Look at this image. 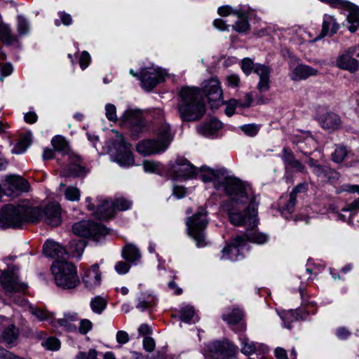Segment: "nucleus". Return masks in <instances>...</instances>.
Here are the masks:
<instances>
[{
	"label": "nucleus",
	"mask_w": 359,
	"mask_h": 359,
	"mask_svg": "<svg viewBox=\"0 0 359 359\" xmlns=\"http://www.w3.org/2000/svg\"><path fill=\"white\" fill-rule=\"evenodd\" d=\"M235 17L237 18V20L233 25V29L239 33L246 32L250 28L246 14L240 11L238 15H236Z\"/></svg>",
	"instance_id": "nucleus-38"
},
{
	"label": "nucleus",
	"mask_w": 359,
	"mask_h": 359,
	"mask_svg": "<svg viewBox=\"0 0 359 359\" xmlns=\"http://www.w3.org/2000/svg\"><path fill=\"white\" fill-rule=\"evenodd\" d=\"M43 254L56 262H67L69 255L66 249L60 243L48 240L43 246Z\"/></svg>",
	"instance_id": "nucleus-17"
},
{
	"label": "nucleus",
	"mask_w": 359,
	"mask_h": 359,
	"mask_svg": "<svg viewBox=\"0 0 359 359\" xmlns=\"http://www.w3.org/2000/svg\"><path fill=\"white\" fill-rule=\"evenodd\" d=\"M247 245L245 237L238 236L233 239L231 244L227 245L222 250L221 259L236 262L243 257V252Z\"/></svg>",
	"instance_id": "nucleus-15"
},
{
	"label": "nucleus",
	"mask_w": 359,
	"mask_h": 359,
	"mask_svg": "<svg viewBox=\"0 0 359 359\" xmlns=\"http://www.w3.org/2000/svg\"><path fill=\"white\" fill-rule=\"evenodd\" d=\"M59 189L62 192L66 200L69 201H79L80 200L81 191L77 187H67L64 183H60Z\"/></svg>",
	"instance_id": "nucleus-35"
},
{
	"label": "nucleus",
	"mask_w": 359,
	"mask_h": 359,
	"mask_svg": "<svg viewBox=\"0 0 359 359\" xmlns=\"http://www.w3.org/2000/svg\"><path fill=\"white\" fill-rule=\"evenodd\" d=\"M203 90L212 108H217L224 103L221 83L217 78L204 81Z\"/></svg>",
	"instance_id": "nucleus-14"
},
{
	"label": "nucleus",
	"mask_w": 359,
	"mask_h": 359,
	"mask_svg": "<svg viewBox=\"0 0 359 359\" xmlns=\"http://www.w3.org/2000/svg\"><path fill=\"white\" fill-rule=\"evenodd\" d=\"M241 345V351L245 355H250L256 353L261 348L258 343L250 341L244 334H241L238 337Z\"/></svg>",
	"instance_id": "nucleus-30"
},
{
	"label": "nucleus",
	"mask_w": 359,
	"mask_h": 359,
	"mask_svg": "<svg viewBox=\"0 0 359 359\" xmlns=\"http://www.w3.org/2000/svg\"><path fill=\"white\" fill-rule=\"evenodd\" d=\"M344 10L348 11L346 17L348 29L352 33L355 32L359 27V7L350 2Z\"/></svg>",
	"instance_id": "nucleus-27"
},
{
	"label": "nucleus",
	"mask_w": 359,
	"mask_h": 359,
	"mask_svg": "<svg viewBox=\"0 0 359 359\" xmlns=\"http://www.w3.org/2000/svg\"><path fill=\"white\" fill-rule=\"evenodd\" d=\"M339 28V25L333 15L325 14L323 16V36L327 34L332 35L335 34Z\"/></svg>",
	"instance_id": "nucleus-32"
},
{
	"label": "nucleus",
	"mask_w": 359,
	"mask_h": 359,
	"mask_svg": "<svg viewBox=\"0 0 359 359\" xmlns=\"http://www.w3.org/2000/svg\"><path fill=\"white\" fill-rule=\"evenodd\" d=\"M259 126L252 123V124H245L241 126V130L248 136L255 137L257 135L259 130Z\"/></svg>",
	"instance_id": "nucleus-48"
},
{
	"label": "nucleus",
	"mask_w": 359,
	"mask_h": 359,
	"mask_svg": "<svg viewBox=\"0 0 359 359\" xmlns=\"http://www.w3.org/2000/svg\"><path fill=\"white\" fill-rule=\"evenodd\" d=\"M245 240L248 241H250L259 245L264 244L269 241V237L268 235L257 231H250L246 235Z\"/></svg>",
	"instance_id": "nucleus-39"
},
{
	"label": "nucleus",
	"mask_w": 359,
	"mask_h": 359,
	"mask_svg": "<svg viewBox=\"0 0 359 359\" xmlns=\"http://www.w3.org/2000/svg\"><path fill=\"white\" fill-rule=\"evenodd\" d=\"M226 85L231 88L238 87L240 84V78L236 74H230L226 77Z\"/></svg>",
	"instance_id": "nucleus-56"
},
{
	"label": "nucleus",
	"mask_w": 359,
	"mask_h": 359,
	"mask_svg": "<svg viewBox=\"0 0 359 359\" xmlns=\"http://www.w3.org/2000/svg\"><path fill=\"white\" fill-rule=\"evenodd\" d=\"M32 144V139L29 135H24L21 137L16 146L13 148L12 152L16 154L24 153Z\"/></svg>",
	"instance_id": "nucleus-43"
},
{
	"label": "nucleus",
	"mask_w": 359,
	"mask_h": 359,
	"mask_svg": "<svg viewBox=\"0 0 359 359\" xmlns=\"http://www.w3.org/2000/svg\"><path fill=\"white\" fill-rule=\"evenodd\" d=\"M72 231L79 236L92 237L96 241L108 233L103 225L90 221H81L75 223L72 226Z\"/></svg>",
	"instance_id": "nucleus-12"
},
{
	"label": "nucleus",
	"mask_w": 359,
	"mask_h": 359,
	"mask_svg": "<svg viewBox=\"0 0 359 359\" xmlns=\"http://www.w3.org/2000/svg\"><path fill=\"white\" fill-rule=\"evenodd\" d=\"M158 299L152 290L140 292L137 297L136 308L141 311L149 310L155 306Z\"/></svg>",
	"instance_id": "nucleus-23"
},
{
	"label": "nucleus",
	"mask_w": 359,
	"mask_h": 359,
	"mask_svg": "<svg viewBox=\"0 0 359 359\" xmlns=\"http://www.w3.org/2000/svg\"><path fill=\"white\" fill-rule=\"evenodd\" d=\"M322 269V266L316 264L309 262L306 264V271L304 274L299 276L302 282L312 280L311 274L316 276Z\"/></svg>",
	"instance_id": "nucleus-40"
},
{
	"label": "nucleus",
	"mask_w": 359,
	"mask_h": 359,
	"mask_svg": "<svg viewBox=\"0 0 359 359\" xmlns=\"http://www.w3.org/2000/svg\"><path fill=\"white\" fill-rule=\"evenodd\" d=\"M52 145L55 151L66 153L68 151V144L65 139L60 135H56L51 140Z\"/></svg>",
	"instance_id": "nucleus-45"
},
{
	"label": "nucleus",
	"mask_w": 359,
	"mask_h": 359,
	"mask_svg": "<svg viewBox=\"0 0 359 359\" xmlns=\"http://www.w3.org/2000/svg\"><path fill=\"white\" fill-rule=\"evenodd\" d=\"M241 67L243 73L247 76L250 75L252 71L255 72V64L248 57L242 60Z\"/></svg>",
	"instance_id": "nucleus-50"
},
{
	"label": "nucleus",
	"mask_w": 359,
	"mask_h": 359,
	"mask_svg": "<svg viewBox=\"0 0 359 359\" xmlns=\"http://www.w3.org/2000/svg\"><path fill=\"white\" fill-rule=\"evenodd\" d=\"M142 344L144 350L148 352L153 351L156 346L154 339L150 337H144Z\"/></svg>",
	"instance_id": "nucleus-62"
},
{
	"label": "nucleus",
	"mask_w": 359,
	"mask_h": 359,
	"mask_svg": "<svg viewBox=\"0 0 359 359\" xmlns=\"http://www.w3.org/2000/svg\"><path fill=\"white\" fill-rule=\"evenodd\" d=\"M222 128V123L216 118H212L197 127L199 134L208 138L217 137V132Z\"/></svg>",
	"instance_id": "nucleus-24"
},
{
	"label": "nucleus",
	"mask_w": 359,
	"mask_h": 359,
	"mask_svg": "<svg viewBox=\"0 0 359 359\" xmlns=\"http://www.w3.org/2000/svg\"><path fill=\"white\" fill-rule=\"evenodd\" d=\"M105 116L109 121L116 122L118 121L115 105L110 103L105 105Z\"/></svg>",
	"instance_id": "nucleus-49"
},
{
	"label": "nucleus",
	"mask_w": 359,
	"mask_h": 359,
	"mask_svg": "<svg viewBox=\"0 0 359 359\" xmlns=\"http://www.w3.org/2000/svg\"><path fill=\"white\" fill-rule=\"evenodd\" d=\"M121 124L130 128L133 133L143 131L146 124L139 109L128 108L120 118Z\"/></svg>",
	"instance_id": "nucleus-13"
},
{
	"label": "nucleus",
	"mask_w": 359,
	"mask_h": 359,
	"mask_svg": "<svg viewBox=\"0 0 359 359\" xmlns=\"http://www.w3.org/2000/svg\"><path fill=\"white\" fill-rule=\"evenodd\" d=\"M307 164L311 168L312 172L323 182L326 181V177H330V174L333 175L334 177L337 176L336 171L327 166L318 164L317 161L312 158H309L307 161Z\"/></svg>",
	"instance_id": "nucleus-26"
},
{
	"label": "nucleus",
	"mask_w": 359,
	"mask_h": 359,
	"mask_svg": "<svg viewBox=\"0 0 359 359\" xmlns=\"http://www.w3.org/2000/svg\"><path fill=\"white\" fill-rule=\"evenodd\" d=\"M79 320L78 314L75 312H67L64 317L57 320V323L65 330L74 332L77 330L76 323Z\"/></svg>",
	"instance_id": "nucleus-28"
},
{
	"label": "nucleus",
	"mask_w": 359,
	"mask_h": 359,
	"mask_svg": "<svg viewBox=\"0 0 359 359\" xmlns=\"http://www.w3.org/2000/svg\"><path fill=\"white\" fill-rule=\"evenodd\" d=\"M2 318L6 326L2 334L3 339L8 344H13L18 337V329L13 324H11L7 318Z\"/></svg>",
	"instance_id": "nucleus-36"
},
{
	"label": "nucleus",
	"mask_w": 359,
	"mask_h": 359,
	"mask_svg": "<svg viewBox=\"0 0 359 359\" xmlns=\"http://www.w3.org/2000/svg\"><path fill=\"white\" fill-rule=\"evenodd\" d=\"M243 316L241 310L234 309L231 312L223 314L222 319L229 325H236L241 320Z\"/></svg>",
	"instance_id": "nucleus-41"
},
{
	"label": "nucleus",
	"mask_w": 359,
	"mask_h": 359,
	"mask_svg": "<svg viewBox=\"0 0 359 359\" xmlns=\"http://www.w3.org/2000/svg\"><path fill=\"white\" fill-rule=\"evenodd\" d=\"M97 351L95 349H90L88 353L79 352L75 359H96Z\"/></svg>",
	"instance_id": "nucleus-61"
},
{
	"label": "nucleus",
	"mask_w": 359,
	"mask_h": 359,
	"mask_svg": "<svg viewBox=\"0 0 359 359\" xmlns=\"http://www.w3.org/2000/svg\"><path fill=\"white\" fill-rule=\"evenodd\" d=\"M85 201L88 210L95 217L103 220L112 218L116 210L125 211L130 209L133 205L132 201L124 196L116 197L114 201L98 196L95 200L96 204L92 203L90 197H86Z\"/></svg>",
	"instance_id": "nucleus-4"
},
{
	"label": "nucleus",
	"mask_w": 359,
	"mask_h": 359,
	"mask_svg": "<svg viewBox=\"0 0 359 359\" xmlns=\"http://www.w3.org/2000/svg\"><path fill=\"white\" fill-rule=\"evenodd\" d=\"M85 287L89 290H94L101 285V273L98 264H94L90 269L84 271L82 277Z\"/></svg>",
	"instance_id": "nucleus-18"
},
{
	"label": "nucleus",
	"mask_w": 359,
	"mask_h": 359,
	"mask_svg": "<svg viewBox=\"0 0 359 359\" xmlns=\"http://www.w3.org/2000/svg\"><path fill=\"white\" fill-rule=\"evenodd\" d=\"M178 112L183 121H195L205 111L203 93L198 88L184 87L179 93Z\"/></svg>",
	"instance_id": "nucleus-3"
},
{
	"label": "nucleus",
	"mask_w": 359,
	"mask_h": 359,
	"mask_svg": "<svg viewBox=\"0 0 359 359\" xmlns=\"http://www.w3.org/2000/svg\"><path fill=\"white\" fill-rule=\"evenodd\" d=\"M255 73L259 76V82L257 86L259 92H267L270 88V68L264 65L257 63Z\"/></svg>",
	"instance_id": "nucleus-20"
},
{
	"label": "nucleus",
	"mask_w": 359,
	"mask_h": 359,
	"mask_svg": "<svg viewBox=\"0 0 359 359\" xmlns=\"http://www.w3.org/2000/svg\"><path fill=\"white\" fill-rule=\"evenodd\" d=\"M90 61L91 57L90 54L86 50L83 51L79 57V65L81 68L83 70L86 69L90 65Z\"/></svg>",
	"instance_id": "nucleus-55"
},
{
	"label": "nucleus",
	"mask_w": 359,
	"mask_h": 359,
	"mask_svg": "<svg viewBox=\"0 0 359 359\" xmlns=\"http://www.w3.org/2000/svg\"><path fill=\"white\" fill-rule=\"evenodd\" d=\"M167 76L166 70L154 65L142 68L140 72L141 85L147 91L152 90L160 82H163Z\"/></svg>",
	"instance_id": "nucleus-11"
},
{
	"label": "nucleus",
	"mask_w": 359,
	"mask_h": 359,
	"mask_svg": "<svg viewBox=\"0 0 359 359\" xmlns=\"http://www.w3.org/2000/svg\"><path fill=\"white\" fill-rule=\"evenodd\" d=\"M51 271L58 287L64 289H72L76 287L79 283L76 269L74 265L69 262H53Z\"/></svg>",
	"instance_id": "nucleus-5"
},
{
	"label": "nucleus",
	"mask_w": 359,
	"mask_h": 359,
	"mask_svg": "<svg viewBox=\"0 0 359 359\" xmlns=\"http://www.w3.org/2000/svg\"><path fill=\"white\" fill-rule=\"evenodd\" d=\"M189 234L195 241L197 247L203 248L207 245L205 229L208 224L206 211L201 209L186 222Z\"/></svg>",
	"instance_id": "nucleus-9"
},
{
	"label": "nucleus",
	"mask_w": 359,
	"mask_h": 359,
	"mask_svg": "<svg viewBox=\"0 0 359 359\" xmlns=\"http://www.w3.org/2000/svg\"><path fill=\"white\" fill-rule=\"evenodd\" d=\"M116 339L119 344H125L129 341V335L126 332L120 330L117 332Z\"/></svg>",
	"instance_id": "nucleus-64"
},
{
	"label": "nucleus",
	"mask_w": 359,
	"mask_h": 359,
	"mask_svg": "<svg viewBox=\"0 0 359 359\" xmlns=\"http://www.w3.org/2000/svg\"><path fill=\"white\" fill-rule=\"evenodd\" d=\"M239 348L229 339L210 342L206 346V359H235Z\"/></svg>",
	"instance_id": "nucleus-8"
},
{
	"label": "nucleus",
	"mask_w": 359,
	"mask_h": 359,
	"mask_svg": "<svg viewBox=\"0 0 359 359\" xmlns=\"http://www.w3.org/2000/svg\"><path fill=\"white\" fill-rule=\"evenodd\" d=\"M321 126L327 129H336L341 124L339 116L334 113H327L319 118Z\"/></svg>",
	"instance_id": "nucleus-33"
},
{
	"label": "nucleus",
	"mask_w": 359,
	"mask_h": 359,
	"mask_svg": "<svg viewBox=\"0 0 359 359\" xmlns=\"http://www.w3.org/2000/svg\"><path fill=\"white\" fill-rule=\"evenodd\" d=\"M86 241L83 239L73 240L70 243V250L72 256L74 257H81L86 248Z\"/></svg>",
	"instance_id": "nucleus-42"
},
{
	"label": "nucleus",
	"mask_w": 359,
	"mask_h": 359,
	"mask_svg": "<svg viewBox=\"0 0 359 359\" xmlns=\"http://www.w3.org/2000/svg\"><path fill=\"white\" fill-rule=\"evenodd\" d=\"M6 184L11 189H13L20 191H28L29 184L28 182L20 176L11 175L6 177Z\"/></svg>",
	"instance_id": "nucleus-29"
},
{
	"label": "nucleus",
	"mask_w": 359,
	"mask_h": 359,
	"mask_svg": "<svg viewBox=\"0 0 359 359\" xmlns=\"http://www.w3.org/2000/svg\"><path fill=\"white\" fill-rule=\"evenodd\" d=\"M295 205L296 197L294 196V193H290L287 203L282 207L283 211L291 213L294 211Z\"/></svg>",
	"instance_id": "nucleus-54"
},
{
	"label": "nucleus",
	"mask_w": 359,
	"mask_h": 359,
	"mask_svg": "<svg viewBox=\"0 0 359 359\" xmlns=\"http://www.w3.org/2000/svg\"><path fill=\"white\" fill-rule=\"evenodd\" d=\"M282 159L285 165H290L296 158H294L291 150L285 147L283 149Z\"/></svg>",
	"instance_id": "nucleus-57"
},
{
	"label": "nucleus",
	"mask_w": 359,
	"mask_h": 359,
	"mask_svg": "<svg viewBox=\"0 0 359 359\" xmlns=\"http://www.w3.org/2000/svg\"><path fill=\"white\" fill-rule=\"evenodd\" d=\"M318 70L304 64H299L295 67L290 66V78L294 81L305 80L309 76H315Z\"/></svg>",
	"instance_id": "nucleus-19"
},
{
	"label": "nucleus",
	"mask_w": 359,
	"mask_h": 359,
	"mask_svg": "<svg viewBox=\"0 0 359 359\" xmlns=\"http://www.w3.org/2000/svg\"><path fill=\"white\" fill-rule=\"evenodd\" d=\"M80 158L75 154L69 155V163L63 169L61 175L63 177H80L82 176L85 170L80 164Z\"/></svg>",
	"instance_id": "nucleus-21"
},
{
	"label": "nucleus",
	"mask_w": 359,
	"mask_h": 359,
	"mask_svg": "<svg viewBox=\"0 0 359 359\" xmlns=\"http://www.w3.org/2000/svg\"><path fill=\"white\" fill-rule=\"evenodd\" d=\"M0 40L7 46L18 42L17 37L11 34L10 27L1 22H0Z\"/></svg>",
	"instance_id": "nucleus-37"
},
{
	"label": "nucleus",
	"mask_w": 359,
	"mask_h": 359,
	"mask_svg": "<svg viewBox=\"0 0 359 359\" xmlns=\"http://www.w3.org/2000/svg\"><path fill=\"white\" fill-rule=\"evenodd\" d=\"M92 326H93L92 323L89 320H88V319L81 320L79 322V332L83 334H85L88 331H90L91 330Z\"/></svg>",
	"instance_id": "nucleus-60"
},
{
	"label": "nucleus",
	"mask_w": 359,
	"mask_h": 359,
	"mask_svg": "<svg viewBox=\"0 0 359 359\" xmlns=\"http://www.w3.org/2000/svg\"><path fill=\"white\" fill-rule=\"evenodd\" d=\"M180 318L182 321L189 324L196 323L199 320L194 309L190 305H184L181 307Z\"/></svg>",
	"instance_id": "nucleus-34"
},
{
	"label": "nucleus",
	"mask_w": 359,
	"mask_h": 359,
	"mask_svg": "<svg viewBox=\"0 0 359 359\" xmlns=\"http://www.w3.org/2000/svg\"><path fill=\"white\" fill-rule=\"evenodd\" d=\"M204 182H212L215 188L222 190L229 197L221 208L234 226L254 227L258 224L259 202L251 185L229 175L226 170H217L202 166L196 175Z\"/></svg>",
	"instance_id": "nucleus-1"
},
{
	"label": "nucleus",
	"mask_w": 359,
	"mask_h": 359,
	"mask_svg": "<svg viewBox=\"0 0 359 359\" xmlns=\"http://www.w3.org/2000/svg\"><path fill=\"white\" fill-rule=\"evenodd\" d=\"M278 315L283 320V326L287 329H290L292 327L291 323L294 320H306L308 312L302 309H297L294 311H284L279 313Z\"/></svg>",
	"instance_id": "nucleus-25"
},
{
	"label": "nucleus",
	"mask_w": 359,
	"mask_h": 359,
	"mask_svg": "<svg viewBox=\"0 0 359 359\" xmlns=\"http://www.w3.org/2000/svg\"><path fill=\"white\" fill-rule=\"evenodd\" d=\"M240 12L239 10L233 9L232 7L229 6H222L218 8V13L222 16H228V15H233L236 16L238 15Z\"/></svg>",
	"instance_id": "nucleus-53"
},
{
	"label": "nucleus",
	"mask_w": 359,
	"mask_h": 359,
	"mask_svg": "<svg viewBox=\"0 0 359 359\" xmlns=\"http://www.w3.org/2000/svg\"><path fill=\"white\" fill-rule=\"evenodd\" d=\"M107 306L106 300L100 297H95L90 301V308L92 311L97 314H100L105 309Z\"/></svg>",
	"instance_id": "nucleus-44"
},
{
	"label": "nucleus",
	"mask_w": 359,
	"mask_h": 359,
	"mask_svg": "<svg viewBox=\"0 0 359 359\" xmlns=\"http://www.w3.org/2000/svg\"><path fill=\"white\" fill-rule=\"evenodd\" d=\"M122 257L126 261L137 264L141 259V254L139 249L133 244H127L123 248Z\"/></svg>",
	"instance_id": "nucleus-31"
},
{
	"label": "nucleus",
	"mask_w": 359,
	"mask_h": 359,
	"mask_svg": "<svg viewBox=\"0 0 359 359\" xmlns=\"http://www.w3.org/2000/svg\"><path fill=\"white\" fill-rule=\"evenodd\" d=\"M130 265L124 262H118L114 266L115 271L120 275L127 273L130 270Z\"/></svg>",
	"instance_id": "nucleus-59"
},
{
	"label": "nucleus",
	"mask_w": 359,
	"mask_h": 359,
	"mask_svg": "<svg viewBox=\"0 0 359 359\" xmlns=\"http://www.w3.org/2000/svg\"><path fill=\"white\" fill-rule=\"evenodd\" d=\"M116 139L111 142L109 152L110 158L121 167H130L134 165L135 161L132 155L130 144H127L121 134L116 130L112 131Z\"/></svg>",
	"instance_id": "nucleus-7"
},
{
	"label": "nucleus",
	"mask_w": 359,
	"mask_h": 359,
	"mask_svg": "<svg viewBox=\"0 0 359 359\" xmlns=\"http://www.w3.org/2000/svg\"><path fill=\"white\" fill-rule=\"evenodd\" d=\"M18 32L20 36L26 35L29 32L28 21L21 15L18 17Z\"/></svg>",
	"instance_id": "nucleus-47"
},
{
	"label": "nucleus",
	"mask_w": 359,
	"mask_h": 359,
	"mask_svg": "<svg viewBox=\"0 0 359 359\" xmlns=\"http://www.w3.org/2000/svg\"><path fill=\"white\" fill-rule=\"evenodd\" d=\"M157 140H147L139 142L137 151L144 156L164 151L172 141L170 126L164 123L157 133Z\"/></svg>",
	"instance_id": "nucleus-6"
},
{
	"label": "nucleus",
	"mask_w": 359,
	"mask_h": 359,
	"mask_svg": "<svg viewBox=\"0 0 359 359\" xmlns=\"http://www.w3.org/2000/svg\"><path fill=\"white\" fill-rule=\"evenodd\" d=\"M13 71V67L11 64L7 63L1 66L0 79L3 81L4 78L9 76Z\"/></svg>",
	"instance_id": "nucleus-63"
},
{
	"label": "nucleus",
	"mask_w": 359,
	"mask_h": 359,
	"mask_svg": "<svg viewBox=\"0 0 359 359\" xmlns=\"http://www.w3.org/2000/svg\"><path fill=\"white\" fill-rule=\"evenodd\" d=\"M346 154L347 151L345 147H337L336 148L334 152L332 154V159L336 163H341L343 161Z\"/></svg>",
	"instance_id": "nucleus-51"
},
{
	"label": "nucleus",
	"mask_w": 359,
	"mask_h": 359,
	"mask_svg": "<svg viewBox=\"0 0 359 359\" xmlns=\"http://www.w3.org/2000/svg\"><path fill=\"white\" fill-rule=\"evenodd\" d=\"M355 50L351 48L348 50L346 53L339 55L336 61L337 66L341 69L348 70L351 72H355L358 69V62L352 57Z\"/></svg>",
	"instance_id": "nucleus-22"
},
{
	"label": "nucleus",
	"mask_w": 359,
	"mask_h": 359,
	"mask_svg": "<svg viewBox=\"0 0 359 359\" xmlns=\"http://www.w3.org/2000/svg\"><path fill=\"white\" fill-rule=\"evenodd\" d=\"M32 313L39 320H48L50 323H54L53 320L50 318L47 313L38 308H32Z\"/></svg>",
	"instance_id": "nucleus-52"
},
{
	"label": "nucleus",
	"mask_w": 359,
	"mask_h": 359,
	"mask_svg": "<svg viewBox=\"0 0 359 359\" xmlns=\"http://www.w3.org/2000/svg\"><path fill=\"white\" fill-rule=\"evenodd\" d=\"M61 212L60 205L57 203L47 204L43 210L28 203L17 206L9 204L0 211V228H17L25 222H36L42 219L47 224L57 226L62 222Z\"/></svg>",
	"instance_id": "nucleus-2"
},
{
	"label": "nucleus",
	"mask_w": 359,
	"mask_h": 359,
	"mask_svg": "<svg viewBox=\"0 0 359 359\" xmlns=\"http://www.w3.org/2000/svg\"><path fill=\"white\" fill-rule=\"evenodd\" d=\"M158 163L150 161H145L143 163L144 170L147 172H155L159 168Z\"/></svg>",
	"instance_id": "nucleus-58"
},
{
	"label": "nucleus",
	"mask_w": 359,
	"mask_h": 359,
	"mask_svg": "<svg viewBox=\"0 0 359 359\" xmlns=\"http://www.w3.org/2000/svg\"><path fill=\"white\" fill-rule=\"evenodd\" d=\"M18 267L15 265L8 266L7 269L0 274V283L7 294L20 292L27 288V285L18 280Z\"/></svg>",
	"instance_id": "nucleus-10"
},
{
	"label": "nucleus",
	"mask_w": 359,
	"mask_h": 359,
	"mask_svg": "<svg viewBox=\"0 0 359 359\" xmlns=\"http://www.w3.org/2000/svg\"><path fill=\"white\" fill-rule=\"evenodd\" d=\"M197 168L191 165L187 159L177 158L172 165L171 172L175 180H187L195 177Z\"/></svg>",
	"instance_id": "nucleus-16"
},
{
	"label": "nucleus",
	"mask_w": 359,
	"mask_h": 359,
	"mask_svg": "<svg viewBox=\"0 0 359 359\" xmlns=\"http://www.w3.org/2000/svg\"><path fill=\"white\" fill-rule=\"evenodd\" d=\"M41 345L47 350L57 351L60 347V342L57 338L51 337L44 339Z\"/></svg>",
	"instance_id": "nucleus-46"
}]
</instances>
